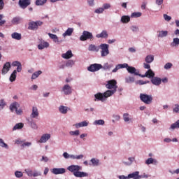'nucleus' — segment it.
<instances>
[{
	"mask_svg": "<svg viewBox=\"0 0 179 179\" xmlns=\"http://www.w3.org/2000/svg\"><path fill=\"white\" fill-rule=\"evenodd\" d=\"M51 173L55 174V176L65 174V173H66V169L64 168H53L51 169Z\"/></svg>",
	"mask_w": 179,
	"mask_h": 179,
	"instance_id": "9b49d317",
	"label": "nucleus"
},
{
	"mask_svg": "<svg viewBox=\"0 0 179 179\" xmlns=\"http://www.w3.org/2000/svg\"><path fill=\"white\" fill-rule=\"evenodd\" d=\"M99 50L100 48L94 44H90L88 47V51H92L93 52H99Z\"/></svg>",
	"mask_w": 179,
	"mask_h": 179,
	"instance_id": "7c9ffc66",
	"label": "nucleus"
},
{
	"mask_svg": "<svg viewBox=\"0 0 179 179\" xmlns=\"http://www.w3.org/2000/svg\"><path fill=\"white\" fill-rule=\"evenodd\" d=\"M50 159L48 157L42 156L41 159H40V162H43L44 163H48L49 162Z\"/></svg>",
	"mask_w": 179,
	"mask_h": 179,
	"instance_id": "0e129e2a",
	"label": "nucleus"
},
{
	"mask_svg": "<svg viewBox=\"0 0 179 179\" xmlns=\"http://www.w3.org/2000/svg\"><path fill=\"white\" fill-rule=\"evenodd\" d=\"M18 3H19V6H20V8H22V9H26V8L28 7L29 5H30L31 1L30 0H20Z\"/></svg>",
	"mask_w": 179,
	"mask_h": 179,
	"instance_id": "2eb2a0df",
	"label": "nucleus"
},
{
	"mask_svg": "<svg viewBox=\"0 0 179 179\" xmlns=\"http://www.w3.org/2000/svg\"><path fill=\"white\" fill-rule=\"evenodd\" d=\"M75 65V61L73 60H68L66 62V66L67 68H72V66H73Z\"/></svg>",
	"mask_w": 179,
	"mask_h": 179,
	"instance_id": "3c124183",
	"label": "nucleus"
},
{
	"mask_svg": "<svg viewBox=\"0 0 179 179\" xmlns=\"http://www.w3.org/2000/svg\"><path fill=\"white\" fill-rule=\"evenodd\" d=\"M164 19L166 22H170L171 20V16L168 15L167 14H164Z\"/></svg>",
	"mask_w": 179,
	"mask_h": 179,
	"instance_id": "338daca9",
	"label": "nucleus"
},
{
	"mask_svg": "<svg viewBox=\"0 0 179 179\" xmlns=\"http://www.w3.org/2000/svg\"><path fill=\"white\" fill-rule=\"evenodd\" d=\"M50 138H51V134H45L42 135V136L41 137V138L39 140V142H40V143H45V142H47V141H48Z\"/></svg>",
	"mask_w": 179,
	"mask_h": 179,
	"instance_id": "aec40b11",
	"label": "nucleus"
},
{
	"mask_svg": "<svg viewBox=\"0 0 179 179\" xmlns=\"http://www.w3.org/2000/svg\"><path fill=\"white\" fill-rule=\"evenodd\" d=\"M17 76V71L14 70L10 76V78H9L10 82H15V80H16Z\"/></svg>",
	"mask_w": 179,
	"mask_h": 179,
	"instance_id": "58836bf2",
	"label": "nucleus"
},
{
	"mask_svg": "<svg viewBox=\"0 0 179 179\" xmlns=\"http://www.w3.org/2000/svg\"><path fill=\"white\" fill-rule=\"evenodd\" d=\"M14 174L16 178H22L23 177V172L20 171H16Z\"/></svg>",
	"mask_w": 179,
	"mask_h": 179,
	"instance_id": "5fc2aeb1",
	"label": "nucleus"
},
{
	"mask_svg": "<svg viewBox=\"0 0 179 179\" xmlns=\"http://www.w3.org/2000/svg\"><path fill=\"white\" fill-rule=\"evenodd\" d=\"M24 142V140H22L20 138H18L15 140V143L16 145H23V143Z\"/></svg>",
	"mask_w": 179,
	"mask_h": 179,
	"instance_id": "774afa93",
	"label": "nucleus"
},
{
	"mask_svg": "<svg viewBox=\"0 0 179 179\" xmlns=\"http://www.w3.org/2000/svg\"><path fill=\"white\" fill-rule=\"evenodd\" d=\"M24 173L28 176V177H41V171H37V170H32L30 168L25 169Z\"/></svg>",
	"mask_w": 179,
	"mask_h": 179,
	"instance_id": "0eeeda50",
	"label": "nucleus"
},
{
	"mask_svg": "<svg viewBox=\"0 0 179 179\" xmlns=\"http://www.w3.org/2000/svg\"><path fill=\"white\" fill-rule=\"evenodd\" d=\"M38 115H40V113H38V108L36 106L32 107V112L30 115V117L31 120H34L36 118H38Z\"/></svg>",
	"mask_w": 179,
	"mask_h": 179,
	"instance_id": "f8f14e48",
	"label": "nucleus"
},
{
	"mask_svg": "<svg viewBox=\"0 0 179 179\" xmlns=\"http://www.w3.org/2000/svg\"><path fill=\"white\" fill-rule=\"evenodd\" d=\"M71 110V108L68 106H65L64 105H61L59 106V112L60 114H68V112Z\"/></svg>",
	"mask_w": 179,
	"mask_h": 179,
	"instance_id": "6ab92c4d",
	"label": "nucleus"
},
{
	"mask_svg": "<svg viewBox=\"0 0 179 179\" xmlns=\"http://www.w3.org/2000/svg\"><path fill=\"white\" fill-rule=\"evenodd\" d=\"M173 112L176 113V114H179V104L178 103L173 105Z\"/></svg>",
	"mask_w": 179,
	"mask_h": 179,
	"instance_id": "4d7b16f0",
	"label": "nucleus"
},
{
	"mask_svg": "<svg viewBox=\"0 0 179 179\" xmlns=\"http://www.w3.org/2000/svg\"><path fill=\"white\" fill-rule=\"evenodd\" d=\"M124 68L127 69V72L129 73H131V75H139V71L136 70L135 67L129 66L128 64L124 63V64H119L115 66V67L112 70L113 73H115L116 72H118V70L122 69Z\"/></svg>",
	"mask_w": 179,
	"mask_h": 179,
	"instance_id": "7ed1b4c3",
	"label": "nucleus"
},
{
	"mask_svg": "<svg viewBox=\"0 0 179 179\" xmlns=\"http://www.w3.org/2000/svg\"><path fill=\"white\" fill-rule=\"evenodd\" d=\"M67 170H69V171L71 173H73L74 177L79 178H82L83 177H89V173L80 171V170H82V166L79 165H70L67 167Z\"/></svg>",
	"mask_w": 179,
	"mask_h": 179,
	"instance_id": "f03ea898",
	"label": "nucleus"
},
{
	"mask_svg": "<svg viewBox=\"0 0 179 179\" xmlns=\"http://www.w3.org/2000/svg\"><path fill=\"white\" fill-rule=\"evenodd\" d=\"M176 128H179V120H177L175 123L172 124L169 129V131H174Z\"/></svg>",
	"mask_w": 179,
	"mask_h": 179,
	"instance_id": "a19ab883",
	"label": "nucleus"
},
{
	"mask_svg": "<svg viewBox=\"0 0 179 179\" xmlns=\"http://www.w3.org/2000/svg\"><path fill=\"white\" fill-rule=\"evenodd\" d=\"M32 143L31 142H28V141H26V142H23V143L21 145V146L22 148H30V146H31Z\"/></svg>",
	"mask_w": 179,
	"mask_h": 179,
	"instance_id": "052dcab7",
	"label": "nucleus"
},
{
	"mask_svg": "<svg viewBox=\"0 0 179 179\" xmlns=\"http://www.w3.org/2000/svg\"><path fill=\"white\" fill-rule=\"evenodd\" d=\"M3 19V15L0 14V26H3V24L6 23V20Z\"/></svg>",
	"mask_w": 179,
	"mask_h": 179,
	"instance_id": "e2e57ef3",
	"label": "nucleus"
},
{
	"mask_svg": "<svg viewBox=\"0 0 179 179\" xmlns=\"http://www.w3.org/2000/svg\"><path fill=\"white\" fill-rule=\"evenodd\" d=\"M74 127L77 129H79V128H83L85 127H89V121L88 120H84V121H82L79 123H76V124H74Z\"/></svg>",
	"mask_w": 179,
	"mask_h": 179,
	"instance_id": "dca6fc26",
	"label": "nucleus"
},
{
	"mask_svg": "<svg viewBox=\"0 0 179 179\" xmlns=\"http://www.w3.org/2000/svg\"><path fill=\"white\" fill-rule=\"evenodd\" d=\"M139 171H136L128 175L129 179H140Z\"/></svg>",
	"mask_w": 179,
	"mask_h": 179,
	"instance_id": "b1692460",
	"label": "nucleus"
},
{
	"mask_svg": "<svg viewBox=\"0 0 179 179\" xmlns=\"http://www.w3.org/2000/svg\"><path fill=\"white\" fill-rule=\"evenodd\" d=\"M24 127V124L20 122V123H17L13 128V131H16L17 129H22Z\"/></svg>",
	"mask_w": 179,
	"mask_h": 179,
	"instance_id": "37998d69",
	"label": "nucleus"
},
{
	"mask_svg": "<svg viewBox=\"0 0 179 179\" xmlns=\"http://www.w3.org/2000/svg\"><path fill=\"white\" fill-rule=\"evenodd\" d=\"M72 86L69 85V84H65L62 87V93L64 94V96H69L72 94Z\"/></svg>",
	"mask_w": 179,
	"mask_h": 179,
	"instance_id": "1a4fd4ad",
	"label": "nucleus"
},
{
	"mask_svg": "<svg viewBox=\"0 0 179 179\" xmlns=\"http://www.w3.org/2000/svg\"><path fill=\"white\" fill-rule=\"evenodd\" d=\"M19 107H20V103L17 101H14L10 105L9 108L10 111L13 113V111H15V110H16Z\"/></svg>",
	"mask_w": 179,
	"mask_h": 179,
	"instance_id": "4be33fe9",
	"label": "nucleus"
},
{
	"mask_svg": "<svg viewBox=\"0 0 179 179\" xmlns=\"http://www.w3.org/2000/svg\"><path fill=\"white\" fill-rule=\"evenodd\" d=\"M0 148H3L4 149H9V145L3 141V139L0 138Z\"/></svg>",
	"mask_w": 179,
	"mask_h": 179,
	"instance_id": "de8ad7c7",
	"label": "nucleus"
},
{
	"mask_svg": "<svg viewBox=\"0 0 179 179\" xmlns=\"http://www.w3.org/2000/svg\"><path fill=\"white\" fill-rule=\"evenodd\" d=\"M141 16H142V13H141V12H134V13H132L131 14L130 17L136 18V17H141Z\"/></svg>",
	"mask_w": 179,
	"mask_h": 179,
	"instance_id": "603ef678",
	"label": "nucleus"
},
{
	"mask_svg": "<svg viewBox=\"0 0 179 179\" xmlns=\"http://www.w3.org/2000/svg\"><path fill=\"white\" fill-rule=\"evenodd\" d=\"M151 83L155 86H160V85H162V78L154 76L151 78Z\"/></svg>",
	"mask_w": 179,
	"mask_h": 179,
	"instance_id": "412c9836",
	"label": "nucleus"
},
{
	"mask_svg": "<svg viewBox=\"0 0 179 179\" xmlns=\"http://www.w3.org/2000/svg\"><path fill=\"white\" fill-rule=\"evenodd\" d=\"M12 66H17V69L15 71H17L18 73L22 72V63L19 61H14L12 63Z\"/></svg>",
	"mask_w": 179,
	"mask_h": 179,
	"instance_id": "5701e85b",
	"label": "nucleus"
},
{
	"mask_svg": "<svg viewBox=\"0 0 179 179\" xmlns=\"http://www.w3.org/2000/svg\"><path fill=\"white\" fill-rule=\"evenodd\" d=\"M5 106H6V103H5V101L3 99L0 100V111H2L3 108H5Z\"/></svg>",
	"mask_w": 179,
	"mask_h": 179,
	"instance_id": "bf43d9fd",
	"label": "nucleus"
},
{
	"mask_svg": "<svg viewBox=\"0 0 179 179\" xmlns=\"http://www.w3.org/2000/svg\"><path fill=\"white\" fill-rule=\"evenodd\" d=\"M44 3H47V0H36L35 2L36 6H43Z\"/></svg>",
	"mask_w": 179,
	"mask_h": 179,
	"instance_id": "09e8293b",
	"label": "nucleus"
},
{
	"mask_svg": "<svg viewBox=\"0 0 179 179\" xmlns=\"http://www.w3.org/2000/svg\"><path fill=\"white\" fill-rule=\"evenodd\" d=\"M73 28H68L66 31L64 33H63L62 36L64 37V38H65V37L69 36L71 37V36H72V34L73 33Z\"/></svg>",
	"mask_w": 179,
	"mask_h": 179,
	"instance_id": "bb28decb",
	"label": "nucleus"
},
{
	"mask_svg": "<svg viewBox=\"0 0 179 179\" xmlns=\"http://www.w3.org/2000/svg\"><path fill=\"white\" fill-rule=\"evenodd\" d=\"M69 135H71V136H79V135H80V131H69Z\"/></svg>",
	"mask_w": 179,
	"mask_h": 179,
	"instance_id": "8fccbe9b",
	"label": "nucleus"
},
{
	"mask_svg": "<svg viewBox=\"0 0 179 179\" xmlns=\"http://www.w3.org/2000/svg\"><path fill=\"white\" fill-rule=\"evenodd\" d=\"M145 73L147 74V78H148V79H152V78H155V72H153L152 69L148 70Z\"/></svg>",
	"mask_w": 179,
	"mask_h": 179,
	"instance_id": "ea45409f",
	"label": "nucleus"
},
{
	"mask_svg": "<svg viewBox=\"0 0 179 179\" xmlns=\"http://www.w3.org/2000/svg\"><path fill=\"white\" fill-rule=\"evenodd\" d=\"M169 36V31H159L157 37L159 38H164V37H167Z\"/></svg>",
	"mask_w": 179,
	"mask_h": 179,
	"instance_id": "f704fd0d",
	"label": "nucleus"
},
{
	"mask_svg": "<svg viewBox=\"0 0 179 179\" xmlns=\"http://www.w3.org/2000/svg\"><path fill=\"white\" fill-rule=\"evenodd\" d=\"M103 12H104V8L103 7H99L94 10V13H97L98 15H100Z\"/></svg>",
	"mask_w": 179,
	"mask_h": 179,
	"instance_id": "13d9d810",
	"label": "nucleus"
},
{
	"mask_svg": "<svg viewBox=\"0 0 179 179\" xmlns=\"http://www.w3.org/2000/svg\"><path fill=\"white\" fill-rule=\"evenodd\" d=\"M22 17L20 16H15L11 20V24L13 26H17V24H20L22 23Z\"/></svg>",
	"mask_w": 179,
	"mask_h": 179,
	"instance_id": "f3484780",
	"label": "nucleus"
},
{
	"mask_svg": "<svg viewBox=\"0 0 179 179\" xmlns=\"http://www.w3.org/2000/svg\"><path fill=\"white\" fill-rule=\"evenodd\" d=\"M177 45H179V38H174L173 42L171 43V47H177Z\"/></svg>",
	"mask_w": 179,
	"mask_h": 179,
	"instance_id": "a18cd8bd",
	"label": "nucleus"
},
{
	"mask_svg": "<svg viewBox=\"0 0 179 179\" xmlns=\"http://www.w3.org/2000/svg\"><path fill=\"white\" fill-rule=\"evenodd\" d=\"M50 47V43L45 41H41L38 45V50H44V48H48Z\"/></svg>",
	"mask_w": 179,
	"mask_h": 179,
	"instance_id": "a211bd4d",
	"label": "nucleus"
},
{
	"mask_svg": "<svg viewBox=\"0 0 179 179\" xmlns=\"http://www.w3.org/2000/svg\"><path fill=\"white\" fill-rule=\"evenodd\" d=\"M100 69H103V65L100 64H91L87 67L89 72H97V71H100Z\"/></svg>",
	"mask_w": 179,
	"mask_h": 179,
	"instance_id": "9d476101",
	"label": "nucleus"
},
{
	"mask_svg": "<svg viewBox=\"0 0 179 179\" xmlns=\"http://www.w3.org/2000/svg\"><path fill=\"white\" fill-rule=\"evenodd\" d=\"M90 162L92 163V166L94 167H97L101 164V163H100V159L97 158H92L90 159Z\"/></svg>",
	"mask_w": 179,
	"mask_h": 179,
	"instance_id": "c756f323",
	"label": "nucleus"
},
{
	"mask_svg": "<svg viewBox=\"0 0 179 179\" xmlns=\"http://www.w3.org/2000/svg\"><path fill=\"white\" fill-rule=\"evenodd\" d=\"M96 38H107L108 37V33H107V31L103 30L101 33L96 34Z\"/></svg>",
	"mask_w": 179,
	"mask_h": 179,
	"instance_id": "a878e982",
	"label": "nucleus"
},
{
	"mask_svg": "<svg viewBox=\"0 0 179 179\" xmlns=\"http://www.w3.org/2000/svg\"><path fill=\"white\" fill-rule=\"evenodd\" d=\"M83 157H85V156L82 154L79 155H71V159H73V160H80L83 159Z\"/></svg>",
	"mask_w": 179,
	"mask_h": 179,
	"instance_id": "c03bdc74",
	"label": "nucleus"
},
{
	"mask_svg": "<svg viewBox=\"0 0 179 179\" xmlns=\"http://www.w3.org/2000/svg\"><path fill=\"white\" fill-rule=\"evenodd\" d=\"M27 121L28 122V125H29L31 129H38V126H37V124L36 122H34V120L31 118H27Z\"/></svg>",
	"mask_w": 179,
	"mask_h": 179,
	"instance_id": "4468645a",
	"label": "nucleus"
},
{
	"mask_svg": "<svg viewBox=\"0 0 179 179\" xmlns=\"http://www.w3.org/2000/svg\"><path fill=\"white\" fill-rule=\"evenodd\" d=\"M130 30H131V31H133V33H138V31H139V27H138L136 25H132L130 27Z\"/></svg>",
	"mask_w": 179,
	"mask_h": 179,
	"instance_id": "6e6d98bb",
	"label": "nucleus"
},
{
	"mask_svg": "<svg viewBox=\"0 0 179 179\" xmlns=\"http://www.w3.org/2000/svg\"><path fill=\"white\" fill-rule=\"evenodd\" d=\"M158 162L157 159H153L152 157L148 158L147 160H145V164H157Z\"/></svg>",
	"mask_w": 179,
	"mask_h": 179,
	"instance_id": "e433bc0d",
	"label": "nucleus"
},
{
	"mask_svg": "<svg viewBox=\"0 0 179 179\" xmlns=\"http://www.w3.org/2000/svg\"><path fill=\"white\" fill-rule=\"evenodd\" d=\"M120 22L124 24L129 23V22H131V17H129V15H122Z\"/></svg>",
	"mask_w": 179,
	"mask_h": 179,
	"instance_id": "2f4dec72",
	"label": "nucleus"
},
{
	"mask_svg": "<svg viewBox=\"0 0 179 179\" xmlns=\"http://www.w3.org/2000/svg\"><path fill=\"white\" fill-rule=\"evenodd\" d=\"M113 68V64H108V63H106L103 66H102V69H104V71H110V69Z\"/></svg>",
	"mask_w": 179,
	"mask_h": 179,
	"instance_id": "864d4df0",
	"label": "nucleus"
},
{
	"mask_svg": "<svg viewBox=\"0 0 179 179\" xmlns=\"http://www.w3.org/2000/svg\"><path fill=\"white\" fill-rule=\"evenodd\" d=\"M106 122L103 120H96L93 122V125H104Z\"/></svg>",
	"mask_w": 179,
	"mask_h": 179,
	"instance_id": "49530a36",
	"label": "nucleus"
},
{
	"mask_svg": "<svg viewBox=\"0 0 179 179\" xmlns=\"http://www.w3.org/2000/svg\"><path fill=\"white\" fill-rule=\"evenodd\" d=\"M103 10H107V9H110L111 8V4L109 3H105L103 4Z\"/></svg>",
	"mask_w": 179,
	"mask_h": 179,
	"instance_id": "680f3d73",
	"label": "nucleus"
},
{
	"mask_svg": "<svg viewBox=\"0 0 179 179\" xmlns=\"http://www.w3.org/2000/svg\"><path fill=\"white\" fill-rule=\"evenodd\" d=\"M11 38H13V40H22V34L14 32L11 34Z\"/></svg>",
	"mask_w": 179,
	"mask_h": 179,
	"instance_id": "c9c22d12",
	"label": "nucleus"
},
{
	"mask_svg": "<svg viewBox=\"0 0 179 179\" xmlns=\"http://www.w3.org/2000/svg\"><path fill=\"white\" fill-rule=\"evenodd\" d=\"M41 73H43V71H41V70H38L37 71L34 72L31 77V80L37 79V78H38V76H40Z\"/></svg>",
	"mask_w": 179,
	"mask_h": 179,
	"instance_id": "72a5a7b5",
	"label": "nucleus"
},
{
	"mask_svg": "<svg viewBox=\"0 0 179 179\" xmlns=\"http://www.w3.org/2000/svg\"><path fill=\"white\" fill-rule=\"evenodd\" d=\"M126 83H134L135 82V77L134 76H127L124 78Z\"/></svg>",
	"mask_w": 179,
	"mask_h": 179,
	"instance_id": "79ce46f5",
	"label": "nucleus"
},
{
	"mask_svg": "<svg viewBox=\"0 0 179 179\" xmlns=\"http://www.w3.org/2000/svg\"><path fill=\"white\" fill-rule=\"evenodd\" d=\"M93 34L88 31H83L82 35L80 36V41H86L87 40H93Z\"/></svg>",
	"mask_w": 179,
	"mask_h": 179,
	"instance_id": "6e6552de",
	"label": "nucleus"
},
{
	"mask_svg": "<svg viewBox=\"0 0 179 179\" xmlns=\"http://www.w3.org/2000/svg\"><path fill=\"white\" fill-rule=\"evenodd\" d=\"M145 61L146 64H152L155 61V56L153 55H148L145 57Z\"/></svg>",
	"mask_w": 179,
	"mask_h": 179,
	"instance_id": "473e14b6",
	"label": "nucleus"
},
{
	"mask_svg": "<svg viewBox=\"0 0 179 179\" xmlns=\"http://www.w3.org/2000/svg\"><path fill=\"white\" fill-rule=\"evenodd\" d=\"M99 48L101 50V57L102 58H104V57H107L108 54H110V45L106 44V43H101L99 45Z\"/></svg>",
	"mask_w": 179,
	"mask_h": 179,
	"instance_id": "39448f33",
	"label": "nucleus"
},
{
	"mask_svg": "<svg viewBox=\"0 0 179 179\" xmlns=\"http://www.w3.org/2000/svg\"><path fill=\"white\" fill-rule=\"evenodd\" d=\"M123 120L124 122H127V124L132 122V119L131 118L129 113H126L123 114Z\"/></svg>",
	"mask_w": 179,
	"mask_h": 179,
	"instance_id": "c85d7f7f",
	"label": "nucleus"
},
{
	"mask_svg": "<svg viewBox=\"0 0 179 179\" xmlns=\"http://www.w3.org/2000/svg\"><path fill=\"white\" fill-rule=\"evenodd\" d=\"M48 35L49 36L51 40H53L54 43H59V39L58 36L54 34L48 33Z\"/></svg>",
	"mask_w": 179,
	"mask_h": 179,
	"instance_id": "4c0bfd02",
	"label": "nucleus"
},
{
	"mask_svg": "<svg viewBox=\"0 0 179 179\" xmlns=\"http://www.w3.org/2000/svg\"><path fill=\"white\" fill-rule=\"evenodd\" d=\"M173 66V64H171V63H170V62H168V63H166L165 65H164V69H171V68Z\"/></svg>",
	"mask_w": 179,
	"mask_h": 179,
	"instance_id": "69168bd1",
	"label": "nucleus"
},
{
	"mask_svg": "<svg viewBox=\"0 0 179 179\" xmlns=\"http://www.w3.org/2000/svg\"><path fill=\"white\" fill-rule=\"evenodd\" d=\"M128 162L122 161V163L124 164V166H131V164L135 162V157H130L127 159Z\"/></svg>",
	"mask_w": 179,
	"mask_h": 179,
	"instance_id": "cd10ccee",
	"label": "nucleus"
},
{
	"mask_svg": "<svg viewBox=\"0 0 179 179\" xmlns=\"http://www.w3.org/2000/svg\"><path fill=\"white\" fill-rule=\"evenodd\" d=\"M140 100L145 104H152L153 103V96L141 93L140 94Z\"/></svg>",
	"mask_w": 179,
	"mask_h": 179,
	"instance_id": "20e7f679",
	"label": "nucleus"
},
{
	"mask_svg": "<svg viewBox=\"0 0 179 179\" xmlns=\"http://www.w3.org/2000/svg\"><path fill=\"white\" fill-rule=\"evenodd\" d=\"M43 24L44 22L40 20L31 21L28 23V30H32V31L38 30V27L41 26Z\"/></svg>",
	"mask_w": 179,
	"mask_h": 179,
	"instance_id": "423d86ee",
	"label": "nucleus"
},
{
	"mask_svg": "<svg viewBox=\"0 0 179 179\" xmlns=\"http://www.w3.org/2000/svg\"><path fill=\"white\" fill-rule=\"evenodd\" d=\"M62 57L64 59H70V58H72V57H73V54L72 53V50H68L66 53H63L62 55Z\"/></svg>",
	"mask_w": 179,
	"mask_h": 179,
	"instance_id": "393cba45",
	"label": "nucleus"
},
{
	"mask_svg": "<svg viewBox=\"0 0 179 179\" xmlns=\"http://www.w3.org/2000/svg\"><path fill=\"white\" fill-rule=\"evenodd\" d=\"M106 89H108L106 92L101 93L98 92L94 94V101H101V103H104V101H107L108 97H111L113 94L117 92V89H118V86H117V80H110L107 81L106 85Z\"/></svg>",
	"mask_w": 179,
	"mask_h": 179,
	"instance_id": "f257e3e1",
	"label": "nucleus"
},
{
	"mask_svg": "<svg viewBox=\"0 0 179 179\" xmlns=\"http://www.w3.org/2000/svg\"><path fill=\"white\" fill-rule=\"evenodd\" d=\"M10 62H7L6 64H3V69L1 70V75H6V73L10 71Z\"/></svg>",
	"mask_w": 179,
	"mask_h": 179,
	"instance_id": "ddd939ff",
	"label": "nucleus"
}]
</instances>
